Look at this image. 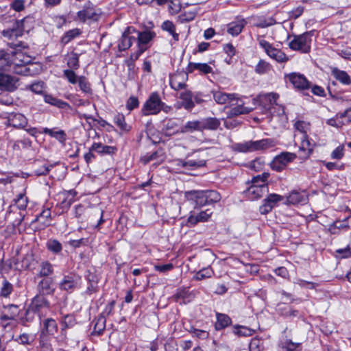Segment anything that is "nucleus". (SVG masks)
I'll return each instance as SVG.
<instances>
[{
	"mask_svg": "<svg viewBox=\"0 0 351 351\" xmlns=\"http://www.w3.org/2000/svg\"><path fill=\"white\" fill-rule=\"evenodd\" d=\"M185 197L195 208L219 202L221 198V195L215 190L186 191Z\"/></svg>",
	"mask_w": 351,
	"mask_h": 351,
	"instance_id": "1",
	"label": "nucleus"
},
{
	"mask_svg": "<svg viewBox=\"0 0 351 351\" xmlns=\"http://www.w3.org/2000/svg\"><path fill=\"white\" fill-rule=\"evenodd\" d=\"M278 142L274 138H263L259 141H249L234 145V150L239 152L265 151L274 147Z\"/></svg>",
	"mask_w": 351,
	"mask_h": 351,
	"instance_id": "2",
	"label": "nucleus"
},
{
	"mask_svg": "<svg viewBox=\"0 0 351 351\" xmlns=\"http://www.w3.org/2000/svg\"><path fill=\"white\" fill-rule=\"evenodd\" d=\"M313 34V31H310L300 35L289 36L288 38H292L289 43V48L293 51H298L303 53L310 52Z\"/></svg>",
	"mask_w": 351,
	"mask_h": 351,
	"instance_id": "3",
	"label": "nucleus"
},
{
	"mask_svg": "<svg viewBox=\"0 0 351 351\" xmlns=\"http://www.w3.org/2000/svg\"><path fill=\"white\" fill-rule=\"evenodd\" d=\"M34 20L31 16L24 17L21 20H16L10 29L3 30V35L5 37L21 36L23 32H29L33 28Z\"/></svg>",
	"mask_w": 351,
	"mask_h": 351,
	"instance_id": "4",
	"label": "nucleus"
},
{
	"mask_svg": "<svg viewBox=\"0 0 351 351\" xmlns=\"http://www.w3.org/2000/svg\"><path fill=\"white\" fill-rule=\"evenodd\" d=\"M279 98V95L275 93H269L266 94H260L255 99L254 102L261 108L262 113H269L273 115L271 109L274 106L277 105V99Z\"/></svg>",
	"mask_w": 351,
	"mask_h": 351,
	"instance_id": "5",
	"label": "nucleus"
},
{
	"mask_svg": "<svg viewBox=\"0 0 351 351\" xmlns=\"http://www.w3.org/2000/svg\"><path fill=\"white\" fill-rule=\"evenodd\" d=\"M162 105V100L158 92L151 93L146 100L141 109L142 114L145 116L158 114L160 112V108Z\"/></svg>",
	"mask_w": 351,
	"mask_h": 351,
	"instance_id": "6",
	"label": "nucleus"
},
{
	"mask_svg": "<svg viewBox=\"0 0 351 351\" xmlns=\"http://www.w3.org/2000/svg\"><path fill=\"white\" fill-rule=\"evenodd\" d=\"M296 154L291 152H282L276 156L270 163L272 170L277 172L283 171L287 165L296 158Z\"/></svg>",
	"mask_w": 351,
	"mask_h": 351,
	"instance_id": "7",
	"label": "nucleus"
},
{
	"mask_svg": "<svg viewBox=\"0 0 351 351\" xmlns=\"http://www.w3.org/2000/svg\"><path fill=\"white\" fill-rule=\"evenodd\" d=\"M260 46L265 50V53L271 58L275 60L278 62H285L289 58L287 55L280 49H276L265 40L261 39L258 40Z\"/></svg>",
	"mask_w": 351,
	"mask_h": 351,
	"instance_id": "8",
	"label": "nucleus"
},
{
	"mask_svg": "<svg viewBox=\"0 0 351 351\" xmlns=\"http://www.w3.org/2000/svg\"><path fill=\"white\" fill-rule=\"evenodd\" d=\"M80 277L75 274H69L63 277L59 283V288L62 291L69 293H73L77 288Z\"/></svg>",
	"mask_w": 351,
	"mask_h": 351,
	"instance_id": "9",
	"label": "nucleus"
},
{
	"mask_svg": "<svg viewBox=\"0 0 351 351\" xmlns=\"http://www.w3.org/2000/svg\"><path fill=\"white\" fill-rule=\"evenodd\" d=\"M284 199V197L276 193H271L267 195L263 201L262 205L259 208V211L262 215H266L278 205L279 202Z\"/></svg>",
	"mask_w": 351,
	"mask_h": 351,
	"instance_id": "10",
	"label": "nucleus"
},
{
	"mask_svg": "<svg viewBox=\"0 0 351 351\" xmlns=\"http://www.w3.org/2000/svg\"><path fill=\"white\" fill-rule=\"evenodd\" d=\"M29 306H32L36 311L38 312V316L41 319L45 317L43 313L44 309L49 310L50 308V302L47 298L42 295H36L31 300Z\"/></svg>",
	"mask_w": 351,
	"mask_h": 351,
	"instance_id": "11",
	"label": "nucleus"
},
{
	"mask_svg": "<svg viewBox=\"0 0 351 351\" xmlns=\"http://www.w3.org/2000/svg\"><path fill=\"white\" fill-rule=\"evenodd\" d=\"M285 78L293 84V87L298 90H306L311 87V83L304 75L298 73H291L285 75Z\"/></svg>",
	"mask_w": 351,
	"mask_h": 351,
	"instance_id": "12",
	"label": "nucleus"
},
{
	"mask_svg": "<svg viewBox=\"0 0 351 351\" xmlns=\"http://www.w3.org/2000/svg\"><path fill=\"white\" fill-rule=\"evenodd\" d=\"M134 32H136V29L132 27H128L125 29L118 44V48L120 51L128 49L132 45L133 42L136 41V38L130 36L131 34Z\"/></svg>",
	"mask_w": 351,
	"mask_h": 351,
	"instance_id": "13",
	"label": "nucleus"
},
{
	"mask_svg": "<svg viewBox=\"0 0 351 351\" xmlns=\"http://www.w3.org/2000/svg\"><path fill=\"white\" fill-rule=\"evenodd\" d=\"M17 77L0 73V90L13 92L17 88Z\"/></svg>",
	"mask_w": 351,
	"mask_h": 351,
	"instance_id": "14",
	"label": "nucleus"
},
{
	"mask_svg": "<svg viewBox=\"0 0 351 351\" xmlns=\"http://www.w3.org/2000/svg\"><path fill=\"white\" fill-rule=\"evenodd\" d=\"M40 320V336H52L57 333L58 326L53 318H45Z\"/></svg>",
	"mask_w": 351,
	"mask_h": 351,
	"instance_id": "15",
	"label": "nucleus"
},
{
	"mask_svg": "<svg viewBox=\"0 0 351 351\" xmlns=\"http://www.w3.org/2000/svg\"><path fill=\"white\" fill-rule=\"evenodd\" d=\"M188 79L187 73H176L170 76L169 84L173 90L179 91L184 90L187 87L186 81Z\"/></svg>",
	"mask_w": 351,
	"mask_h": 351,
	"instance_id": "16",
	"label": "nucleus"
},
{
	"mask_svg": "<svg viewBox=\"0 0 351 351\" xmlns=\"http://www.w3.org/2000/svg\"><path fill=\"white\" fill-rule=\"evenodd\" d=\"M77 15L78 19L82 22H85L87 19L97 21L99 18V14L95 12L90 2L86 3L83 10L79 11Z\"/></svg>",
	"mask_w": 351,
	"mask_h": 351,
	"instance_id": "17",
	"label": "nucleus"
},
{
	"mask_svg": "<svg viewBox=\"0 0 351 351\" xmlns=\"http://www.w3.org/2000/svg\"><path fill=\"white\" fill-rule=\"evenodd\" d=\"M212 214L213 211L210 209H206L205 210L201 211L197 215L194 214L193 212H191L190 215L187 219L186 225L191 227L195 226L199 222L207 221Z\"/></svg>",
	"mask_w": 351,
	"mask_h": 351,
	"instance_id": "18",
	"label": "nucleus"
},
{
	"mask_svg": "<svg viewBox=\"0 0 351 351\" xmlns=\"http://www.w3.org/2000/svg\"><path fill=\"white\" fill-rule=\"evenodd\" d=\"M213 99L218 104H230L237 99L235 93H226L221 91H213Z\"/></svg>",
	"mask_w": 351,
	"mask_h": 351,
	"instance_id": "19",
	"label": "nucleus"
},
{
	"mask_svg": "<svg viewBox=\"0 0 351 351\" xmlns=\"http://www.w3.org/2000/svg\"><path fill=\"white\" fill-rule=\"evenodd\" d=\"M53 280L51 278H43L41 280L37 286L38 295H42L46 297L47 295H53L55 289L52 287Z\"/></svg>",
	"mask_w": 351,
	"mask_h": 351,
	"instance_id": "20",
	"label": "nucleus"
},
{
	"mask_svg": "<svg viewBox=\"0 0 351 351\" xmlns=\"http://www.w3.org/2000/svg\"><path fill=\"white\" fill-rule=\"evenodd\" d=\"M61 326V336L64 339H66V329L73 328L76 324V319L74 315L67 314L61 318L60 321Z\"/></svg>",
	"mask_w": 351,
	"mask_h": 351,
	"instance_id": "21",
	"label": "nucleus"
},
{
	"mask_svg": "<svg viewBox=\"0 0 351 351\" xmlns=\"http://www.w3.org/2000/svg\"><path fill=\"white\" fill-rule=\"evenodd\" d=\"M178 97L182 100L181 106L186 110L191 111L195 107L193 93L186 88L180 92Z\"/></svg>",
	"mask_w": 351,
	"mask_h": 351,
	"instance_id": "22",
	"label": "nucleus"
},
{
	"mask_svg": "<svg viewBox=\"0 0 351 351\" xmlns=\"http://www.w3.org/2000/svg\"><path fill=\"white\" fill-rule=\"evenodd\" d=\"M313 143L308 138V136H302L301 144L300 145V151L302 153L301 158L307 159L312 154L314 148Z\"/></svg>",
	"mask_w": 351,
	"mask_h": 351,
	"instance_id": "23",
	"label": "nucleus"
},
{
	"mask_svg": "<svg viewBox=\"0 0 351 351\" xmlns=\"http://www.w3.org/2000/svg\"><path fill=\"white\" fill-rule=\"evenodd\" d=\"M269 189L268 186H250L247 189L244 191L245 196L247 197L251 200L257 199L263 196L265 193H268Z\"/></svg>",
	"mask_w": 351,
	"mask_h": 351,
	"instance_id": "24",
	"label": "nucleus"
},
{
	"mask_svg": "<svg viewBox=\"0 0 351 351\" xmlns=\"http://www.w3.org/2000/svg\"><path fill=\"white\" fill-rule=\"evenodd\" d=\"M239 99L237 97V99L230 104V105H237V106L232 108L230 109V110L228 112V117H237L241 114H248L250 112H252L254 108H247L245 107L243 104H239Z\"/></svg>",
	"mask_w": 351,
	"mask_h": 351,
	"instance_id": "25",
	"label": "nucleus"
},
{
	"mask_svg": "<svg viewBox=\"0 0 351 351\" xmlns=\"http://www.w3.org/2000/svg\"><path fill=\"white\" fill-rule=\"evenodd\" d=\"M10 126L16 128H23L27 124V119L21 113H11L8 118Z\"/></svg>",
	"mask_w": 351,
	"mask_h": 351,
	"instance_id": "26",
	"label": "nucleus"
},
{
	"mask_svg": "<svg viewBox=\"0 0 351 351\" xmlns=\"http://www.w3.org/2000/svg\"><path fill=\"white\" fill-rule=\"evenodd\" d=\"M178 165L181 166L188 170L195 169L206 165V160L204 159H189L184 160L180 159L178 160Z\"/></svg>",
	"mask_w": 351,
	"mask_h": 351,
	"instance_id": "27",
	"label": "nucleus"
},
{
	"mask_svg": "<svg viewBox=\"0 0 351 351\" xmlns=\"http://www.w3.org/2000/svg\"><path fill=\"white\" fill-rule=\"evenodd\" d=\"M90 150L101 155H114L117 152V148L114 146L105 145L101 143H94Z\"/></svg>",
	"mask_w": 351,
	"mask_h": 351,
	"instance_id": "28",
	"label": "nucleus"
},
{
	"mask_svg": "<svg viewBox=\"0 0 351 351\" xmlns=\"http://www.w3.org/2000/svg\"><path fill=\"white\" fill-rule=\"evenodd\" d=\"M276 311L278 314L285 317H295L299 315L298 311L293 309L286 303H279L277 305Z\"/></svg>",
	"mask_w": 351,
	"mask_h": 351,
	"instance_id": "29",
	"label": "nucleus"
},
{
	"mask_svg": "<svg viewBox=\"0 0 351 351\" xmlns=\"http://www.w3.org/2000/svg\"><path fill=\"white\" fill-rule=\"evenodd\" d=\"M217 321L215 324V328L216 330H223L232 324L231 318L226 314L217 313Z\"/></svg>",
	"mask_w": 351,
	"mask_h": 351,
	"instance_id": "30",
	"label": "nucleus"
},
{
	"mask_svg": "<svg viewBox=\"0 0 351 351\" xmlns=\"http://www.w3.org/2000/svg\"><path fill=\"white\" fill-rule=\"evenodd\" d=\"M195 70H198L204 74H208L213 71L212 67L206 63L189 62L186 68L187 73H193Z\"/></svg>",
	"mask_w": 351,
	"mask_h": 351,
	"instance_id": "31",
	"label": "nucleus"
},
{
	"mask_svg": "<svg viewBox=\"0 0 351 351\" xmlns=\"http://www.w3.org/2000/svg\"><path fill=\"white\" fill-rule=\"evenodd\" d=\"M246 24L247 22L244 19L232 22L228 25L227 32L232 36H238Z\"/></svg>",
	"mask_w": 351,
	"mask_h": 351,
	"instance_id": "32",
	"label": "nucleus"
},
{
	"mask_svg": "<svg viewBox=\"0 0 351 351\" xmlns=\"http://www.w3.org/2000/svg\"><path fill=\"white\" fill-rule=\"evenodd\" d=\"M220 120L215 117H208L201 121V129L215 130L220 126Z\"/></svg>",
	"mask_w": 351,
	"mask_h": 351,
	"instance_id": "33",
	"label": "nucleus"
},
{
	"mask_svg": "<svg viewBox=\"0 0 351 351\" xmlns=\"http://www.w3.org/2000/svg\"><path fill=\"white\" fill-rule=\"evenodd\" d=\"M135 33H137L138 37L136 40L138 46L140 47H145V45L155 36V33L149 31L138 32L136 30Z\"/></svg>",
	"mask_w": 351,
	"mask_h": 351,
	"instance_id": "34",
	"label": "nucleus"
},
{
	"mask_svg": "<svg viewBox=\"0 0 351 351\" xmlns=\"http://www.w3.org/2000/svg\"><path fill=\"white\" fill-rule=\"evenodd\" d=\"M41 133L49 135L51 137L55 138L60 143H64L66 139V134L62 130L55 131L53 129L44 128Z\"/></svg>",
	"mask_w": 351,
	"mask_h": 351,
	"instance_id": "35",
	"label": "nucleus"
},
{
	"mask_svg": "<svg viewBox=\"0 0 351 351\" xmlns=\"http://www.w3.org/2000/svg\"><path fill=\"white\" fill-rule=\"evenodd\" d=\"M269 177V173H263L261 175H258L256 176L253 177L251 181L247 182V184H251L250 186H268L267 184V180Z\"/></svg>",
	"mask_w": 351,
	"mask_h": 351,
	"instance_id": "36",
	"label": "nucleus"
},
{
	"mask_svg": "<svg viewBox=\"0 0 351 351\" xmlns=\"http://www.w3.org/2000/svg\"><path fill=\"white\" fill-rule=\"evenodd\" d=\"M332 74L336 80L343 84L350 85L351 84V78L346 71L339 70L337 68H334L332 70Z\"/></svg>",
	"mask_w": 351,
	"mask_h": 351,
	"instance_id": "37",
	"label": "nucleus"
},
{
	"mask_svg": "<svg viewBox=\"0 0 351 351\" xmlns=\"http://www.w3.org/2000/svg\"><path fill=\"white\" fill-rule=\"evenodd\" d=\"M306 201V197L297 191L291 192L289 196L287 197L286 204H304Z\"/></svg>",
	"mask_w": 351,
	"mask_h": 351,
	"instance_id": "38",
	"label": "nucleus"
},
{
	"mask_svg": "<svg viewBox=\"0 0 351 351\" xmlns=\"http://www.w3.org/2000/svg\"><path fill=\"white\" fill-rule=\"evenodd\" d=\"M44 100L46 103L51 104V106H54L60 109H64L66 108H69V104L64 101L60 99H58L51 95H45L44 97Z\"/></svg>",
	"mask_w": 351,
	"mask_h": 351,
	"instance_id": "39",
	"label": "nucleus"
},
{
	"mask_svg": "<svg viewBox=\"0 0 351 351\" xmlns=\"http://www.w3.org/2000/svg\"><path fill=\"white\" fill-rule=\"evenodd\" d=\"M77 82H78V85H79L80 90L84 93H85L86 95H91L93 94V90L91 88V85H90L89 81L88 80V79L85 76H84V75L79 76Z\"/></svg>",
	"mask_w": 351,
	"mask_h": 351,
	"instance_id": "40",
	"label": "nucleus"
},
{
	"mask_svg": "<svg viewBox=\"0 0 351 351\" xmlns=\"http://www.w3.org/2000/svg\"><path fill=\"white\" fill-rule=\"evenodd\" d=\"M161 28L162 30L166 31L169 33L173 36V38L175 41L179 40V34L176 32V26L171 21H165L162 23L161 25Z\"/></svg>",
	"mask_w": 351,
	"mask_h": 351,
	"instance_id": "41",
	"label": "nucleus"
},
{
	"mask_svg": "<svg viewBox=\"0 0 351 351\" xmlns=\"http://www.w3.org/2000/svg\"><path fill=\"white\" fill-rule=\"evenodd\" d=\"M81 33V30L78 28L70 29L66 32L63 36L61 38V43L64 45H66L75 38L80 36Z\"/></svg>",
	"mask_w": 351,
	"mask_h": 351,
	"instance_id": "42",
	"label": "nucleus"
},
{
	"mask_svg": "<svg viewBox=\"0 0 351 351\" xmlns=\"http://www.w3.org/2000/svg\"><path fill=\"white\" fill-rule=\"evenodd\" d=\"M51 211L49 208L44 209L35 219V221L40 222L44 226L50 225Z\"/></svg>",
	"mask_w": 351,
	"mask_h": 351,
	"instance_id": "43",
	"label": "nucleus"
},
{
	"mask_svg": "<svg viewBox=\"0 0 351 351\" xmlns=\"http://www.w3.org/2000/svg\"><path fill=\"white\" fill-rule=\"evenodd\" d=\"M95 322L93 334L100 335L105 330L106 319L104 316L99 315Z\"/></svg>",
	"mask_w": 351,
	"mask_h": 351,
	"instance_id": "44",
	"label": "nucleus"
},
{
	"mask_svg": "<svg viewBox=\"0 0 351 351\" xmlns=\"http://www.w3.org/2000/svg\"><path fill=\"white\" fill-rule=\"evenodd\" d=\"M195 130H202L201 121H188L180 130L182 133L192 132Z\"/></svg>",
	"mask_w": 351,
	"mask_h": 351,
	"instance_id": "45",
	"label": "nucleus"
},
{
	"mask_svg": "<svg viewBox=\"0 0 351 351\" xmlns=\"http://www.w3.org/2000/svg\"><path fill=\"white\" fill-rule=\"evenodd\" d=\"M14 202L19 210H24L26 209L29 201L25 194L24 193H21L16 195Z\"/></svg>",
	"mask_w": 351,
	"mask_h": 351,
	"instance_id": "46",
	"label": "nucleus"
},
{
	"mask_svg": "<svg viewBox=\"0 0 351 351\" xmlns=\"http://www.w3.org/2000/svg\"><path fill=\"white\" fill-rule=\"evenodd\" d=\"M114 122L122 131L128 132L130 130V127L125 122V116L123 114H116L114 117Z\"/></svg>",
	"mask_w": 351,
	"mask_h": 351,
	"instance_id": "47",
	"label": "nucleus"
},
{
	"mask_svg": "<svg viewBox=\"0 0 351 351\" xmlns=\"http://www.w3.org/2000/svg\"><path fill=\"white\" fill-rule=\"evenodd\" d=\"M79 57V54L74 52L71 53L66 62V64L70 69L77 70L80 68Z\"/></svg>",
	"mask_w": 351,
	"mask_h": 351,
	"instance_id": "48",
	"label": "nucleus"
},
{
	"mask_svg": "<svg viewBox=\"0 0 351 351\" xmlns=\"http://www.w3.org/2000/svg\"><path fill=\"white\" fill-rule=\"evenodd\" d=\"M271 69L270 64L261 59L255 66V72L259 75L268 73Z\"/></svg>",
	"mask_w": 351,
	"mask_h": 351,
	"instance_id": "49",
	"label": "nucleus"
},
{
	"mask_svg": "<svg viewBox=\"0 0 351 351\" xmlns=\"http://www.w3.org/2000/svg\"><path fill=\"white\" fill-rule=\"evenodd\" d=\"M36 315H38V312L29 305L25 311V316L21 318L22 324L25 325V322H32Z\"/></svg>",
	"mask_w": 351,
	"mask_h": 351,
	"instance_id": "50",
	"label": "nucleus"
},
{
	"mask_svg": "<svg viewBox=\"0 0 351 351\" xmlns=\"http://www.w3.org/2000/svg\"><path fill=\"white\" fill-rule=\"evenodd\" d=\"M53 271V266L49 262H43L40 264V270L38 273V276L40 277H47L52 274Z\"/></svg>",
	"mask_w": 351,
	"mask_h": 351,
	"instance_id": "51",
	"label": "nucleus"
},
{
	"mask_svg": "<svg viewBox=\"0 0 351 351\" xmlns=\"http://www.w3.org/2000/svg\"><path fill=\"white\" fill-rule=\"evenodd\" d=\"M23 54L21 53H16V59L19 60L20 62H21V64H19L17 62L14 63L16 66H20L19 69L20 70H17L15 69V72L18 74H23L25 75L28 71L29 69L26 67L25 64L28 63L30 60H21L19 58L22 56Z\"/></svg>",
	"mask_w": 351,
	"mask_h": 351,
	"instance_id": "52",
	"label": "nucleus"
},
{
	"mask_svg": "<svg viewBox=\"0 0 351 351\" xmlns=\"http://www.w3.org/2000/svg\"><path fill=\"white\" fill-rule=\"evenodd\" d=\"M47 248L54 254H59L62 250V244L56 239H50L47 242Z\"/></svg>",
	"mask_w": 351,
	"mask_h": 351,
	"instance_id": "53",
	"label": "nucleus"
},
{
	"mask_svg": "<svg viewBox=\"0 0 351 351\" xmlns=\"http://www.w3.org/2000/svg\"><path fill=\"white\" fill-rule=\"evenodd\" d=\"M13 291L12 285L5 278L2 282V286L0 290V296L3 298H8Z\"/></svg>",
	"mask_w": 351,
	"mask_h": 351,
	"instance_id": "54",
	"label": "nucleus"
},
{
	"mask_svg": "<svg viewBox=\"0 0 351 351\" xmlns=\"http://www.w3.org/2000/svg\"><path fill=\"white\" fill-rule=\"evenodd\" d=\"M295 130L302 133V136H308L307 132L310 130V123L304 121L298 120L295 124Z\"/></svg>",
	"mask_w": 351,
	"mask_h": 351,
	"instance_id": "55",
	"label": "nucleus"
},
{
	"mask_svg": "<svg viewBox=\"0 0 351 351\" xmlns=\"http://www.w3.org/2000/svg\"><path fill=\"white\" fill-rule=\"evenodd\" d=\"M147 49L146 47L138 46V49L134 53L130 54V58L126 61L128 66L134 65V62L137 60L141 54Z\"/></svg>",
	"mask_w": 351,
	"mask_h": 351,
	"instance_id": "56",
	"label": "nucleus"
},
{
	"mask_svg": "<svg viewBox=\"0 0 351 351\" xmlns=\"http://www.w3.org/2000/svg\"><path fill=\"white\" fill-rule=\"evenodd\" d=\"M348 218H346L343 221L337 220L335 221L329 228V231L332 234H337V230L341 228H345L348 227L347 223Z\"/></svg>",
	"mask_w": 351,
	"mask_h": 351,
	"instance_id": "57",
	"label": "nucleus"
},
{
	"mask_svg": "<svg viewBox=\"0 0 351 351\" xmlns=\"http://www.w3.org/2000/svg\"><path fill=\"white\" fill-rule=\"evenodd\" d=\"M63 76L66 78L68 82L72 84H75L78 82L79 76L76 75L73 69H65L63 71Z\"/></svg>",
	"mask_w": 351,
	"mask_h": 351,
	"instance_id": "58",
	"label": "nucleus"
},
{
	"mask_svg": "<svg viewBox=\"0 0 351 351\" xmlns=\"http://www.w3.org/2000/svg\"><path fill=\"white\" fill-rule=\"evenodd\" d=\"M234 334L239 336H250L252 335V330L249 328L236 325L233 328Z\"/></svg>",
	"mask_w": 351,
	"mask_h": 351,
	"instance_id": "59",
	"label": "nucleus"
},
{
	"mask_svg": "<svg viewBox=\"0 0 351 351\" xmlns=\"http://www.w3.org/2000/svg\"><path fill=\"white\" fill-rule=\"evenodd\" d=\"M6 308L8 310H12V308L15 309V312H12L11 313L8 314H3L1 316L0 319L1 321H7V320H12L15 318V317L18 315V306L15 304H9L6 306Z\"/></svg>",
	"mask_w": 351,
	"mask_h": 351,
	"instance_id": "60",
	"label": "nucleus"
},
{
	"mask_svg": "<svg viewBox=\"0 0 351 351\" xmlns=\"http://www.w3.org/2000/svg\"><path fill=\"white\" fill-rule=\"evenodd\" d=\"M10 62V55L4 50H0V68L3 69Z\"/></svg>",
	"mask_w": 351,
	"mask_h": 351,
	"instance_id": "61",
	"label": "nucleus"
},
{
	"mask_svg": "<svg viewBox=\"0 0 351 351\" xmlns=\"http://www.w3.org/2000/svg\"><path fill=\"white\" fill-rule=\"evenodd\" d=\"M160 152H161V151L156 150L152 154L147 153L145 156H143L141 158V161L143 164L146 165L152 160H156L158 158V156H160Z\"/></svg>",
	"mask_w": 351,
	"mask_h": 351,
	"instance_id": "62",
	"label": "nucleus"
},
{
	"mask_svg": "<svg viewBox=\"0 0 351 351\" xmlns=\"http://www.w3.org/2000/svg\"><path fill=\"white\" fill-rule=\"evenodd\" d=\"M191 295L192 293L189 292L188 288H182L178 289L177 293L175 294V298L178 301L180 299L185 300L191 298Z\"/></svg>",
	"mask_w": 351,
	"mask_h": 351,
	"instance_id": "63",
	"label": "nucleus"
},
{
	"mask_svg": "<svg viewBox=\"0 0 351 351\" xmlns=\"http://www.w3.org/2000/svg\"><path fill=\"white\" fill-rule=\"evenodd\" d=\"M25 0H13L10 3V8L16 12H20L25 10Z\"/></svg>",
	"mask_w": 351,
	"mask_h": 351,
	"instance_id": "64",
	"label": "nucleus"
}]
</instances>
